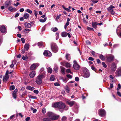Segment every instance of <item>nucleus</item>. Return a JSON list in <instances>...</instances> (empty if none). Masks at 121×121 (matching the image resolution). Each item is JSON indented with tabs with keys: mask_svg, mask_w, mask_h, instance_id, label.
Masks as SVG:
<instances>
[{
	"mask_svg": "<svg viewBox=\"0 0 121 121\" xmlns=\"http://www.w3.org/2000/svg\"><path fill=\"white\" fill-rule=\"evenodd\" d=\"M52 106L54 108L64 109L65 110H67L68 108V106H66L64 103L62 101L55 103L52 105Z\"/></svg>",
	"mask_w": 121,
	"mask_h": 121,
	"instance_id": "nucleus-1",
	"label": "nucleus"
},
{
	"mask_svg": "<svg viewBox=\"0 0 121 121\" xmlns=\"http://www.w3.org/2000/svg\"><path fill=\"white\" fill-rule=\"evenodd\" d=\"M45 77L44 74H41L39 75L37 77L36 82L38 84H40L42 82V79Z\"/></svg>",
	"mask_w": 121,
	"mask_h": 121,
	"instance_id": "nucleus-2",
	"label": "nucleus"
},
{
	"mask_svg": "<svg viewBox=\"0 0 121 121\" xmlns=\"http://www.w3.org/2000/svg\"><path fill=\"white\" fill-rule=\"evenodd\" d=\"M66 103L67 104L69 105L70 107H72L74 105L76 108H78L79 107L78 106L74 101L67 100L66 101Z\"/></svg>",
	"mask_w": 121,
	"mask_h": 121,
	"instance_id": "nucleus-3",
	"label": "nucleus"
},
{
	"mask_svg": "<svg viewBox=\"0 0 121 121\" xmlns=\"http://www.w3.org/2000/svg\"><path fill=\"white\" fill-rule=\"evenodd\" d=\"M51 47L52 50L54 52L56 53L58 51V47L55 43H52L51 44Z\"/></svg>",
	"mask_w": 121,
	"mask_h": 121,
	"instance_id": "nucleus-4",
	"label": "nucleus"
},
{
	"mask_svg": "<svg viewBox=\"0 0 121 121\" xmlns=\"http://www.w3.org/2000/svg\"><path fill=\"white\" fill-rule=\"evenodd\" d=\"M74 64L73 65V68L75 70H78L80 68L79 65L78 64L77 62L75 60H74L73 61Z\"/></svg>",
	"mask_w": 121,
	"mask_h": 121,
	"instance_id": "nucleus-5",
	"label": "nucleus"
},
{
	"mask_svg": "<svg viewBox=\"0 0 121 121\" xmlns=\"http://www.w3.org/2000/svg\"><path fill=\"white\" fill-rule=\"evenodd\" d=\"M107 61L109 62L112 61L114 59V56L112 55H107L106 56Z\"/></svg>",
	"mask_w": 121,
	"mask_h": 121,
	"instance_id": "nucleus-6",
	"label": "nucleus"
},
{
	"mask_svg": "<svg viewBox=\"0 0 121 121\" xmlns=\"http://www.w3.org/2000/svg\"><path fill=\"white\" fill-rule=\"evenodd\" d=\"M0 30L1 33L4 34L7 32V30L5 26L1 25L0 26Z\"/></svg>",
	"mask_w": 121,
	"mask_h": 121,
	"instance_id": "nucleus-7",
	"label": "nucleus"
},
{
	"mask_svg": "<svg viewBox=\"0 0 121 121\" xmlns=\"http://www.w3.org/2000/svg\"><path fill=\"white\" fill-rule=\"evenodd\" d=\"M39 65L38 63H34L32 64L31 66L30 69L33 70L35 69Z\"/></svg>",
	"mask_w": 121,
	"mask_h": 121,
	"instance_id": "nucleus-8",
	"label": "nucleus"
},
{
	"mask_svg": "<svg viewBox=\"0 0 121 121\" xmlns=\"http://www.w3.org/2000/svg\"><path fill=\"white\" fill-rule=\"evenodd\" d=\"M99 115L101 117L103 116L106 113L105 111L103 109H99Z\"/></svg>",
	"mask_w": 121,
	"mask_h": 121,
	"instance_id": "nucleus-9",
	"label": "nucleus"
},
{
	"mask_svg": "<svg viewBox=\"0 0 121 121\" xmlns=\"http://www.w3.org/2000/svg\"><path fill=\"white\" fill-rule=\"evenodd\" d=\"M116 76H121V67H119L117 69L115 72Z\"/></svg>",
	"mask_w": 121,
	"mask_h": 121,
	"instance_id": "nucleus-10",
	"label": "nucleus"
},
{
	"mask_svg": "<svg viewBox=\"0 0 121 121\" xmlns=\"http://www.w3.org/2000/svg\"><path fill=\"white\" fill-rule=\"evenodd\" d=\"M117 33L119 37H121V25L118 26L117 30Z\"/></svg>",
	"mask_w": 121,
	"mask_h": 121,
	"instance_id": "nucleus-11",
	"label": "nucleus"
},
{
	"mask_svg": "<svg viewBox=\"0 0 121 121\" xmlns=\"http://www.w3.org/2000/svg\"><path fill=\"white\" fill-rule=\"evenodd\" d=\"M44 55L47 57H50L52 56L51 52L47 50H45L43 53Z\"/></svg>",
	"mask_w": 121,
	"mask_h": 121,
	"instance_id": "nucleus-12",
	"label": "nucleus"
},
{
	"mask_svg": "<svg viewBox=\"0 0 121 121\" xmlns=\"http://www.w3.org/2000/svg\"><path fill=\"white\" fill-rule=\"evenodd\" d=\"M110 68L112 70L115 71L117 69L116 64L114 63H113L111 65Z\"/></svg>",
	"mask_w": 121,
	"mask_h": 121,
	"instance_id": "nucleus-13",
	"label": "nucleus"
},
{
	"mask_svg": "<svg viewBox=\"0 0 121 121\" xmlns=\"http://www.w3.org/2000/svg\"><path fill=\"white\" fill-rule=\"evenodd\" d=\"M86 72L84 73L83 76L84 77L87 78L90 76V73L87 69H86Z\"/></svg>",
	"mask_w": 121,
	"mask_h": 121,
	"instance_id": "nucleus-14",
	"label": "nucleus"
},
{
	"mask_svg": "<svg viewBox=\"0 0 121 121\" xmlns=\"http://www.w3.org/2000/svg\"><path fill=\"white\" fill-rule=\"evenodd\" d=\"M54 114V113L51 112H48L47 114L49 118H50L51 119H52Z\"/></svg>",
	"mask_w": 121,
	"mask_h": 121,
	"instance_id": "nucleus-15",
	"label": "nucleus"
},
{
	"mask_svg": "<svg viewBox=\"0 0 121 121\" xmlns=\"http://www.w3.org/2000/svg\"><path fill=\"white\" fill-rule=\"evenodd\" d=\"M92 27L95 29H96L98 25V23L97 22H93L92 23Z\"/></svg>",
	"mask_w": 121,
	"mask_h": 121,
	"instance_id": "nucleus-16",
	"label": "nucleus"
},
{
	"mask_svg": "<svg viewBox=\"0 0 121 121\" xmlns=\"http://www.w3.org/2000/svg\"><path fill=\"white\" fill-rule=\"evenodd\" d=\"M5 6L7 7L11 5V1H10L7 0L5 2Z\"/></svg>",
	"mask_w": 121,
	"mask_h": 121,
	"instance_id": "nucleus-17",
	"label": "nucleus"
},
{
	"mask_svg": "<svg viewBox=\"0 0 121 121\" xmlns=\"http://www.w3.org/2000/svg\"><path fill=\"white\" fill-rule=\"evenodd\" d=\"M59 117V115H56L54 114L51 120H56L58 119Z\"/></svg>",
	"mask_w": 121,
	"mask_h": 121,
	"instance_id": "nucleus-18",
	"label": "nucleus"
},
{
	"mask_svg": "<svg viewBox=\"0 0 121 121\" xmlns=\"http://www.w3.org/2000/svg\"><path fill=\"white\" fill-rule=\"evenodd\" d=\"M9 75H5L3 77V81L5 82H6L9 79Z\"/></svg>",
	"mask_w": 121,
	"mask_h": 121,
	"instance_id": "nucleus-19",
	"label": "nucleus"
},
{
	"mask_svg": "<svg viewBox=\"0 0 121 121\" xmlns=\"http://www.w3.org/2000/svg\"><path fill=\"white\" fill-rule=\"evenodd\" d=\"M17 90L16 89L14 91L12 95L13 97L14 98H16V94L17 92Z\"/></svg>",
	"mask_w": 121,
	"mask_h": 121,
	"instance_id": "nucleus-20",
	"label": "nucleus"
},
{
	"mask_svg": "<svg viewBox=\"0 0 121 121\" xmlns=\"http://www.w3.org/2000/svg\"><path fill=\"white\" fill-rule=\"evenodd\" d=\"M29 43H27L25 44L24 46V49L26 51H27L29 49Z\"/></svg>",
	"mask_w": 121,
	"mask_h": 121,
	"instance_id": "nucleus-21",
	"label": "nucleus"
},
{
	"mask_svg": "<svg viewBox=\"0 0 121 121\" xmlns=\"http://www.w3.org/2000/svg\"><path fill=\"white\" fill-rule=\"evenodd\" d=\"M26 28H30L31 26V24L28 22H26L24 24Z\"/></svg>",
	"mask_w": 121,
	"mask_h": 121,
	"instance_id": "nucleus-22",
	"label": "nucleus"
},
{
	"mask_svg": "<svg viewBox=\"0 0 121 121\" xmlns=\"http://www.w3.org/2000/svg\"><path fill=\"white\" fill-rule=\"evenodd\" d=\"M63 65L67 68H70L71 66L70 64L67 62L65 63Z\"/></svg>",
	"mask_w": 121,
	"mask_h": 121,
	"instance_id": "nucleus-23",
	"label": "nucleus"
},
{
	"mask_svg": "<svg viewBox=\"0 0 121 121\" xmlns=\"http://www.w3.org/2000/svg\"><path fill=\"white\" fill-rule=\"evenodd\" d=\"M36 74V73L35 71H33L30 74V76L31 78L34 77Z\"/></svg>",
	"mask_w": 121,
	"mask_h": 121,
	"instance_id": "nucleus-24",
	"label": "nucleus"
},
{
	"mask_svg": "<svg viewBox=\"0 0 121 121\" xmlns=\"http://www.w3.org/2000/svg\"><path fill=\"white\" fill-rule=\"evenodd\" d=\"M16 8H13L12 7L10 6L8 8V10L10 11L11 12H12L13 11H16L15 9Z\"/></svg>",
	"mask_w": 121,
	"mask_h": 121,
	"instance_id": "nucleus-25",
	"label": "nucleus"
},
{
	"mask_svg": "<svg viewBox=\"0 0 121 121\" xmlns=\"http://www.w3.org/2000/svg\"><path fill=\"white\" fill-rule=\"evenodd\" d=\"M26 89L30 91H33L35 89L34 87H32L30 86H27L26 87Z\"/></svg>",
	"mask_w": 121,
	"mask_h": 121,
	"instance_id": "nucleus-26",
	"label": "nucleus"
},
{
	"mask_svg": "<svg viewBox=\"0 0 121 121\" xmlns=\"http://www.w3.org/2000/svg\"><path fill=\"white\" fill-rule=\"evenodd\" d=\"M29 14L27 13H25L23 15V17L24 19H27L29 17Z\"/></svg>",
	"mask_w": 121,
	"mask_h": 121,
	"instance_id": "nucleus-27",
	"label": "nucleus"
},
{
	"mask_svg": "<svg viewBox=\"0 0 121 121\" xmlns=\"http://www.w3.org/2000/svg\"><path fill=\"white\" fill-rule=\"evenodd\" d=\"M99 58L101 60H105V57L104 56L101 54H100L99 56Z\"/></svg>",
	"mask_w": 121,
	"mask_h": 121,
	"instance_id": "nucleus-28",
	"label": "nucleus"
},
{
	"mask_svg": "<svg viewBox=\"0 0 121 121\" xmlns=\"http://www.w3.org/2000/svg\"><path fill=\"white\" fill-rule=\"evenodd\" d=\"M60 69L61 71L62 72V73L63 74H65V68L64 67H63L62 66L60 67Z\"/></svg>",
	"mask_w": 121,
	"mask_h": 121,
	"instance_id": "nucleus-29",
	"label": "nucleus"
},
{
	"mask_svg": "<svg viewBox=\"0 0 121 121\" xmlns=\"http://www.w3.org/2000/svg\"><path fill=\"white\" fill-rule=\"evenodd\" d=\"M65 57L66 59L68 61L70 60V57H69V54H66V55Z\"/></svg>",
	"mask_w": 121,
	"mask_h": 121,
	"instance_id": "nucleus-30",
	"label": "nucleus"
},
{
	"mask_svg": "<svg viewBox=\"0 0 121 121\" xmlns=\"http://www.w3.org/2000/svg\"><path fill=\"white\" fill-rule=\"evenodd\" d=\"M61 35L62 37H65L67 36V33L65 32H63L61 33Z\"/></svg>",
	"mask_w": 121,
	"mask_h": 121,
	"instance_id": "nucleus-31",
	"label": "nucleus"
},
{
	"mask_svg": "<svg viewBox=\"0 0 121 121\" xmlns=\"http://www.w3.org/2000/svg\"><path fill=\"white\" fill-rule=\"evenodd\" d=\"M51 120L50 118L48 117L44 118H43V121H51Z\"/></svg>",
	"mask_w": 121,
	"mask_h": 121,
	"instance_id": "nucleus-32",
	"label": "nucleus"
},
{
	"mask_svg": "<svg viewBox=\"0 0 121 121\" xmlns=\"http://www.w3.org/2000/svg\"><path fill=\"white\" fill-rule=\"evenodd\" d=\"M50 80L51 81H54L55 80V77L54 75H52L50 78Z\"/></svg>",
	"mask_w": 121,
	"mask_h": 121,
	"instance_id": "nucleus-33",
	"label": "nucleus"
},
{
	"mask_svg": "<svg viewBox=\"0 0 121 121\" xmlns=\"http://www.w3.org/2000/svg\"><path fill=\"white\" fill-rule=\"evenodd\" d=\"M40 71L41 73H42V74H44L45 76V72L44 71V69L43 68H42L41 69Z\"/></svg>",
	"mask_w": 121,
	"mask_h": 121,
	"instance_id": "nucleus-34",
	"label": "nucleus"
},
{
	"mask_svg": "<svg viewBox=\"0 0 121 121\" xmlns=\"http://www.w3.org/2000/svg\"><path fill=\"white\" fill-rule=\"evenodd\" d=\"M22 59L24 60H26L28 59V57L27 55H26L25 56H23L22 57Z\"/></svg>",
	"mask_w": 121,
	"mask_h": 121,
	"instance_id": "nucleus-35",
	"label": "nucleus"
},
{
	"mask_svg": "<svg viewBox=\"0 0 121 121\" xmlns=\"http://www.w3.org/2000/svg\"><path fill=\"white\" fill-rule=\"evenodd\" d=\"M48 72L49 73H52V69L50 67L48 68L47 69Z\"/></svg>",
	"mask_w": 121,
	"mask_h": 121,
	"instance_id": "nucleus-36",
	"label": "nucleus"
},
{
	"mask_svg": "<svg viewBox=\"0 0 121 121\" xmlns=\"http://www.w3.org/2000/svg\"><path fill=\"white\" fill-rule=\"evenodd\" d=\"M46 18H45L44 19H40L39 20V21L42 22H45L46 20Z\"/></svg>",
	"mask_w": 121,
	"mask_h": 121,
	"instance_id": "nucleus-37",
	"label": "nucleus"
},
{
	"mask_svg": "<svg viewBox=\"0 0 121 121\" xmlns=\"http://www.w3.org/2000/svg\"><path fill=\"white\" fill-rule=\"evenodd\" d=\"M51 30L53 31L56 32L57 30L58 29L56 27H54V28H52L51 29Z\"/></svg>",
	"mask_w": 121,
	"mask_h": 121,
	"instance_id": "nucleus-38",
	"label": "nucleus"
},
{
	"mask_svg": "<svg viewBox=\"0 0 121 121\" xmlns=\"http://www.w3.org/2000/svg\"><path fill=\"white\" fill-rule=\"evenodd\" d=\"M56 40H57L59 37V33L58 32H56Z\"/></svg>",
	"mask_w": 121,
	"mask_h": 121,
	"instance_id": "nucleus-39",
	"label": "nucleus"
},
{
	"mask_svg": "<svg viewBox=\"0 0 121 121\" xmlns=\"http://www.w3.org/2000/svg\"><path fill=\"white\" fill-rule=\"evenodd\" d=\"M61 15L60 14L59 15H57L56 17L55 20L56 21L58 22V20L60 18Z\"/></svg>",
	"mask_w": 121,
	"mask_h": 121,
	"instance_id": "nucleus-40",
	"label": "nucleus"
},
{
	"mask_svg": "<svg viewBox=\"0 0 121 121\" xmlns=\"http://www.w3.org/2000/svg\"><path fill=\"white\" fill-rule=\"evenodd\" d=\"M67 119V117L65 116L63 117L62 118L61 121H65Z\"/></svg>",
	"mask_w": 121,
	"mask_h": 121,
	"instance_id": "nucleus-41",
	"label": "nucleus"
},
{
	"mask_svg": "<svg viewBox=\"0 0 121 121\" xmlns=\"http://www.w3.org/2000/svg\"><path fill=\"white\" fill-rule=\"evenodd\" d=\"M38 45L39 47H41L43 46V43L42 42H39L38 44Z\"/></svg>",
	"mask_w": 121,
	"mask_h": 121,
	"instance_id": "nucleus-42",
	"label": "nucleus"
},
{
	"mask_svg": "<svg viewBox=\"0 0 121 121\" xmlns=\"http://www.w3.org/2000/svg\"><path fill=\"white\" fill-rule=\"evenodd\" d=\"M66 72L67 73H69L71 74H73V73L69 69H67L66 70Z\"/></svg>",
	"mask_w": 121,
	"mask_h": 121,
	"instance_id": "nucleus-43",
	"label": "nucleus"
},
{
	"mask_svg": "<svg viewBox=\"0 0 121 121\" xmlns=\"http://www.w3.org/2000/svg\"><path fill=\"white\" fill-rule=\"evenodd\" d=\"M15 89V86L13 85H12L11 86L10 88V89L11 91Z\"/></svg>",
	"mask_w": 121,
	"mask_h": 121,
	"instance_id": "nucleus-44",
	"label": "nucleus"
},
{
	"mask_svg": "<svg viewBox=\"0 0 121 121\" xmlns=\"http://www.w3.org/2000/svg\"><path fill=\"white\" fill-rule=\"evenodd\" d=\"M25 11L30 14L32 12V11L29 9H27Z\"/></svg>",
	"mask_w": 121,
	"mask_h": 121,
	"instance_id": "nucleus-45",
	"label": "nucleus"
},
{
	"mask_svg": "<svg viewBox=\"0 0 121 121\" xmlns=\"http://www.w3.org/2000/svg\"><path fill=\"white\" fill-rule=\"evenodd\" d=\"M65 91L67 93H68L69 92V88L67 86L65 88Z\"/></svg>",
	"mask_w": 121,
	"mask_h": 121,
	"instance_id": "nucleus-46",
	"label": "nucleus"
},
{
	"mask_svg": "<svg viewBox=\"0 0 121 121\" xmlns=\"http://www.w3.org/2000/svg\"><path fill=\"white\" fill-rule=\"evenodd\" d=\"M29 97L30 98H37L36 96H32L30 95H29Z\"/></svg>",
	"mask_w": 121,
	"mask_h": 121,
	"instance_id": "nucleus-47",
	"label": "nucleus"
},
{
	"mask_svg": "<svg viewBox=\"0 0 121 121\" xmlns=\"http://www.w3.org/2000/svg\"><path fill=\"white\" fill-rule=\"evenodd\" d=\"M102 64L103 65L104 67L106 68L107 67V65L105 64L104 62H103L102 63Z\"/></svg>",
	"mask_w": 121,
	"mask_h": 121,
	"instance_id": "nucleus-48",
	"label": "nucleus"
},
{
	"mask_svg": "<svg viewBox=\"0 0 121 121\" xmlns=\"http://www.w3.org/2000/svg\"><path fill=\"white\" fill-rule=\"evenodd\" d=\"M87 29L89 30H93V29L92 28L88 26L87 27Z\"/></svg>",
	"mask_w": 121,
	"mask_h": 121,
	"instance_id": "nucleus-49",
	"label": "nucleus"
},
{
	"mask_svg": "<svg viewBox=\"0 0 121 121\" xmlns=\"http://www.w3.org/2000/svg\"><path fill=\"white\" fill-rule=\"evenodd\" d=\"M42 112L43 114H45L46 112V109L45 108H43L42 110Z\"/></svg>",
	"mask_w": 121,
	"mask_h": 121,
	"instance_id": "nucleus-50",
	"label": "nucleus"
},
{
	"mask_svg": "<svg viewBox=\"0 0 121 121\" xmlns=\"http://www.w3.org/2000/svg\"><path fill=\"white\" fill-rule=\"evenodd\" d=\"M121 86L120 84H118V87L117 88V90H119L121 88Z\"/></svg>",
	"mask_w": 121,
	"mask_h": 121,
	"instance_id": "nucleus-51",
	"label": "nucleus"
},
{
	"mask_svg": "<svg viewBox=\"0 0 121 121\" xmlns=\"http://www.w3.org/2000/svg\"><path fill=\"white\" fill-rule=\"evenodd\" d=\"M66 76L67 77L69 78H71L72 77V76L70 74L67 75Z\"/></svg>",
	"mask_w": 121,
	"mask_h": 121,
	"instance_id": "nucleus-52",
	"label": "nucleus"
},
{
	"mask_svg": "<svg viewBox=\"0 0 121 121\" xmlns=\"http://www.w3.org/2000/svg\"><path fill=\"white\" fill-rule=\"evenodd\" d=\"M110 12L113 15H114L115 13V12L113 10V9L111 10L110 11Z\"/></svg>",
	"mask_w": 121,
	"mask_h": 121,
	"instance_id": "nucleus-53",
	"label": "nucleus"
},
{
	"mask_svg": "<svg viewBox=\"0 0 121 121\" xmlns=\"http://www.w3.org/2000/svg\"><path fill=\"white\" fill-rule=\"evenodd\" d=\"M64 9L68 12H70L71 11L69 9V8H65V9Z\"/></svg>",
	"mask_w": 121,
	"mask_h": 121,
	"instance_id": "nucleus-54",
	"label": "nucleus"
},
{
	"mask_svg": "<svg viewBox=\"0 0 121 121\" xmlns=\"http://www.w3.org/2000/svg\"><path fill=\"white\" fill-rule=\"evenodd\" d=\"M34 14L35 16L37 17V11L35 10H34Z\"/></svg>",
	"mask_w": 121,
	"mask_h": 121,
	"instance_id": "nucleus-55",
	"label": "nucleus"
},
{
	"mask_svg": "<svg viewBox=\"0 0 121 121\" xmlns=\"http://www.w3.org/2000/svg\"><path fill=\"white\" fill-rule=\"evenodd\" d=\"M33 92L34 93L36 94H38L39 92L38 90H34Z\"/></svg>",
	"mask_w": 121,
	"mask_h": 121,
	"instance_id": "nucleus-56",
	"label": "nucleus"
},
{
	"mask_svg": "<svg viewBox=\"0 0 121 121\" xmlns=\"http://www.w3.org/2000/svg\"><path fill=\"white\" fill-rule=\"evenodd\" d=\"M21 40L23 43H25V40L24 38H22L21 39Z\"/></svg>",
	"mask_w": 121,
	"mask_h": 121,
	"instance_id": "nucleus-57",
	"label": "nucleus"
},
{
	"mask_svg": "<svg viewBox=\"0 0 121 121\" xmlns=\"http://www.w3.org/2000/svg\"><path fill=\"white\" fill-rule=\"evenodd\" d=\"M54 85L55 86H59L60 85V84L57 82H56L54 83Z\"/></svg>",
	"mask_w": 121,
	"mask_h": 121,
	"instance_id": "nucleus-58",
	"label": "nucleus"
},
{
	"mask_svg": "<svg viewBox=\"0 0 121 121\" xmlns=\"http://www.w3.org/2000/svg\"><path fill=\"white\" fill-rule=\"evenodd\" d=\"M61 79H62V80L65 83H66L67 82L66 81V78H65L64 79H63V78H62Z\"/></svg>",
	"mask_w": 121,
	"mask_h": 121,
	"instance_id": "nucleus-59",
	"label": "nucleus"
},
{
	"mask_svg": "<svg viewBox=\"0 0 121 121\" xmlns=\"http://www.w3.org/2000/svg\"><path fill=\"white\" fill-rule=\"evenodd\" d=\"M88 60H89L91 61H93L94 60V59L91 57H90L88 58Z\"/></svg>",
	"mask_w": 121,
	"mask_h": 121,
	"instance_id": "nucleus-60",
	"label": "nucleus"
},
{
	"mask_svg": "<svg viewBox=\"0 0 121 121\" xmlns=\"http://www.w3.org/2000/svg\"><path fill=\"white\" fill-rule=\"evenodd\" d=\"M86 43L90 45L91 44V42L88 40H87L86 41Z\"/></svg>",
	"mask_w": 121,
	"mask_h": 121,
	"instance_id": "nucleus-61",
	"label": "nucleus"
},
{
	"mask_svg": "<svg viewBox=\"0 0 121 121\" xmlns=\"http://www.w3.org/2000/svg\"><path fill=\"white\" fill-rule=\"evenodd\" d=\"M75 80L76 81H78L79 80V78L78 77H76L75 78Z\"/></svg>",
	"mask_w": 121,
	"mask_h": 121,
	"instance_id": "nucleus-62",
	"label": "nucleus"
},
{
	"mask_svg": "<svg viewBox=\"0 0 121 121\" xmlns=\"http://www.w3.org/2000/svg\"><path fill=\"white\" fill-rule=\"evenodd\" d=\"M117 94L118 96L120 97H121V94L119 92L117 91Z\"/></svg>",
	"mask_w": 121,
	"mask_h": 121,
	"instance_id": "nucleus-63",
	"label": "nucleus"
},
{
	"mask_svg": "<svg viewBox=\"0 0 121 121\" xmlns=\"http://www.w3.org/2000/svg\"><path fill=\"white\" fill-rule=\"evenodd\" d=\"M30 119V117H29L26 118L25 119V121H29Z\"/></svg>",
	"mask_w": 121,
	"mask_h": 121,
	"instance_id": "nucleus-64",
	"label": "nucleus"
}]
</instances>
